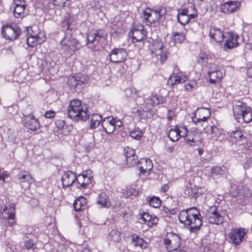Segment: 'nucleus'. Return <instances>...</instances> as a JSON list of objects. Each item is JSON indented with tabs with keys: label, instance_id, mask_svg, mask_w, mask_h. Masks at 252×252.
<instances>
[{
	"label": "nucleus",
	"instance_id": "1",
	"mask_svg": "<svg viewBox=\"0 0 252 252\" xmlns=\"http://www.w3.org/2000/svg\"><path fill=\"white\" fill-rule=\"evenodd\" d=\"M199 210L195 207L189 208L180 212L178 218L180 221L189 226V230L194 233L199 230L202 224Z\"/></svg>",
	"mask_w": 252,
	"mask_h": 252
},
{
	"label": "nucleus",
	"instance_id": "2",
	"mask_svg": "<svg viewBox=\"0 0 252 252\" xmlns=\"http://www.w3.org/2000/svg\"><path fill=\"white\" fill-rule=\"evenodd\" d=\"M67 114L74 120L86 121L89 117L88 110L78 99L71 100L67 108Z\"/></svg>",
	"mask_w": 252,
	"mask_h": 252
},
{
	"label": "nucleus",
	"instance_id": "3",
	"mask_svg": "<svg viewBox=\"0 0 252 252\" xmlns=\"http://www.w3.org/2000/svg\"><path fill=\"white\" fill-rule=\"evenodd\" d=\"M233 115L236 119L240 122L242 120L246 123L252 121V109L247 107L246 104L241 102H238L237 104L233 106Z\"/></svg>",
	"mask_w": 252,
	"mask_h": 252
},
{
	"label": "nucleus",
	"instance_id": "4",
	"mask_svg": "<svg viewBox=\"0 0 252 252\" xmlns=\"http://www.w3.org/2000/svg\"><path fill=\"white\" fill-rule=\"evenodd\" d=\"M61 49L66 55H71L80 48L78 40L72 36L66 34L60 42Z\"/></svg>",
	"mask_w": 252,
	"mask_h": 252
},
{
	"label": "nucleus",
	"instance_id": "5",
	"mask_svg": "<svg viewBox=\"0 0 252 252\" xmlns=\"http://www.w3.org/2000/svg\"><path fill=\"white\" fill-rule=\"evenodd\" d=\"M129 35L132 38L133 43L139 42V48L143 47L144 45L143 41L147 38V32L142 25H135L129 32Z\"/></svg>",
	"mask_w": 252,
	"mask_h": 252
},
{
	"label": "nucleus",
	"instance_id": "6",
	"mask_svg": "<svg viewBox=\"0 0 252 252\" xmlns=\"http://www.w3.org/2000/svg\"><path fill=\"white\" fill-rule=\"evenodd\" d=\"M151 51L154 54L157 59L161 63L164 62L167 57V52L163 47V43L160 40H156L153 42L151 46Z\"/></svg>",
	"mask_w": 252,
	"mask_h": 252
},
{
	"label": "nucleus",
	"instance_id": "7",
	"mask_svg": "<svg viewBox=\"0 0 252 252\" xmlns=\"http://www.w3.org/2000/svg\"><path fill=\"white\" fill-rule=\"evenodd\" d=\"M107 35L104 31L99 30L94 32H90L87 35V45L88 48L95 50L96 44L98 43L100 39H105Z\"/></svg>",
	"mask_w": 252,
	"mask_h": 252
},
{
	"label": "nucleus",
	"instance_id": "8",
	"mask_svg": "<svg viewBox=\"0 0 252 252\" xmlns=\"http://www.w3.org/2000/svg\"><path fill=\"white\" fill-rule=\"evenodd\" d=\"M0 218L5 220L7 226H11L16 223L15 205L12 204L8 206H5L0 214Z\"/></svg>",
	"mask_w": 252,
	"mask_h": 252
},
{
	"label": "nucleus",
	"instance_id": "9",
	"mask_svg": "<svg viewBox=\"0 0 252 252\" xmlns=\"http://www.w3.org/2000/svg\"><path fill=\"white\" fill-rule=\"evenodd\" d=\"M247 232L246 229L242 227L232 228L227 235L229 242L235 246L239 245L242 242Z\"/></svg>",
	"mask_w": 252,
	"mask_h": 252
},
{
	"label": "nucleus",
	"instance_id": "10",
	"mask_svg": "<svg viewBox=\"0 0 252 252\" xmlns=\"http://www.w3.org/2000/svg\"><path fill=\"white\" fill-rule=\"evenodd\" d=\"M21 30L16 24L5 26L1 33L4 38L9 40L16 39L20 34Z\"/></svg>",
	"mask_w": 252,
	"mask_h": 252
},
{
	"label": "nucleus",
	"instance_id": "11",
	"mask_svg": "<svg viewBox=\"0 0 252 252\" xmlns=\"http://www.w3.org/2000/svg\"><path fill=\"white\" fill-rule=\"evenodd\" d=\"M206 217L210 223L220 225L222 223L223 217L219 213L216 206H213L207 210Z\"/></svg>",
	"mask_w": 252,
	"mask_h": 252
},
{
	"label": "nucleus",
	"instance_id": "12",
	"mask_svg": "<svg viewBox=\"0 0 252 252\" xmlns=\"http://www.w3.org/2000/svg\"><path fill=\"white\" fill-rule=\"evenodd\" d=\"M164 243L169 252L175 251L180 245V237L177 234L170 233L164 239Z\"/></svg>",
	"mask_w": 252,
	"mask_h": 252
},
{
	"label": "nucleus",
	"instance_id": "13",
	"mask_svg": "<svg viewBox=\"0 0 252 252\" xmlns=\"http://www.w3.org/2000/svg\"><path fill=\"white\" fill-rule=\"evenodd\" d=\"M211 115L210 110L204 107L197 108L193 116L192 117V121L195 124L206 122Z\"/></svg>",
	"mask_w": 252,
	"mask_h": 252
},
{
	"label": "nucleus",
	"instance_id": "14",
	"mask_svg": "<svg viewBox=\"0 0 252 252\" xmlns=\"http://www.w3.org/2000/svg\"><path fill=\"white\" fill-rule=\"evenodd\" d=\"M127 55L126 50L123 48H114L109 55L110 61L114 63L124 62L126 60Z\"/></svg>",
	"mask_w": 252,
	"mask_h": 252
},
{
	"label": "nucleus",
	"instance_id": "15",
	"mask_svg": "<svg viewBox=\"0 0 252 252\" xmlns=\"http://www.w3.org/2000/svg\"><path fill=\"white\" fill-rule=\"evenodd\" d=\"M241 3L238 1H229L220 5V11L225 14H230L238 11Z\"/></svg>",
	"mask_w": 252,
	"mask_h": 252
},
{
	"label": "nucleus",
	"instance_id": "16",
	"mask_svg": "<svg viewBox=\"0 0 252 252\" xmlns=\"http://www.w3.org/2000/svg\"><path fill=\"white\" fill-rule=\"evenodd\" d=\"M24 123L25 127L30 130L35 131L39 128L40 124L38 120L32 114L24 115Z\"/></svg>",
	"mask_w": 252,
	"mask_h": 252
},
{
	"label": "nucleus",
	"instance_id": "17",
	"mask_svg": "<svg viewBox=\"0 0 252 252\" xmlns=\"http://www.w3.org/2000/svg\"><path fill=\"white\" fill-rule=\"evenodd\" d=\"M226 38L225 43L224 45V49L225 50L231 49L236 47L239 43L238 42V35L233 32H227L224 38Z\"/></svg>",
	"mask_w": 252,
	"mask_h": 252
},
{
	"label": "nucleus",
	"instance_id": "18",
	"mask_svg": "<svg viewBox=\"0 0 252 252\" xmlns=\"http://www.w3.org/2000/svg\"><path fill=\"white\" fill-rule=\"evenodd\" d=\"M187 76L182 72H173L169 77L167 81V84L173 86L174 85L184 83L187 80Z\"/></svg>",
	"mask_w": 252,
	"mask_h": 252
},
{
	"label": "nucleus",
	"instance_id": "19",
	"mask_svg": "<svg viewBox=\"0 0 252 252\" xmlns=\"http://www.w3.org/2000/svg\"><path fill=\"white\" fill-rule=\"evenodd\" d=\"M209 36L215 42L220 43L223 41L225 36L221 29L213 26L210 28Z\"/></svg>",
	"mask_w": 252,
	"mask_h": 252
},
{
	"label": "nucleus",
	"instance_id": "20",
	"mask_svg": "<svg viewBox=\"0 0 252 252\" xmlns=\"http://www.w3.org/2000/svg\"><path fill=\"white\" fill-rule=\"evenodd\" d=\"M141 173L149 174L153 168L152 161L149 159L142 158L138 165Z\"/></svg>",
	"mask_w": 252,
	"mask_h": 252
},
{
	"label": "nucleus",
	"instance_id": "21",
	"mask_svg": "<svg viewBox=\"0 0 252 252\" xmlns=\"http://www.w3.org/2000/svg\"><path fill=\"white\" fill-rule=\"evenodd\" d=\"M18 180L23 187L24 186L23 184H26L25 186V189L29 188L30 185L34 182V179L32 178L29 172L27 171H21L18 174Z\"/></svg>",
	"mask_w": 252,
	"mask_h": 252
},
{
	"label": "nucleus",
	"instance_id": "22",
	"mask_svg": "<svg viewBox=\"0 0 252 252\" xmlns=\"http://www.w3.org/2000/svg\"><path fill=\"white\" fill-rule=\"evenodd\" d=\"M232 196L236 197L244 203H246L251 196V192L247 188L239 189L237 193H232Z\"/></svg>",
	"mask_w": 252,
	"mask_h": 252
},
{
	"label": "nucleus",
	"instance_id": "23",
	"mask_svg": "<svg viewBox=\"0 0 252 252\" xmlns=\"http://www.w3.org/2000/svg\"><path fill=\"white\" fill-rule=\"evenodd\" d=\"M76 175L71 171L65 172L62 178V181L63 187H68L73 183H75Z\"/></svg>",
	"mask_w": 252,
	"mask_h": 252
},
{
	"label": "nucleus",
	"instance_id": "24",
	"mask_svg": "<svg viewBox=\"0 0 252 252\" xmlns=\"http://www.w3.org/2000/svg\"><path fill=\"white\" fill-rule=\"evenodd\" d=\"M187 143L191 146H198L201 144L202 138L200 134L198 132L189 133L186 139Z\"/></svg>",
	"mask_w": 252,
	"mask_h": 252
},
{
	"label": "nucleus",
	"instance_id": "25",
	"mask_svg": "<svg viewBox=\"0 0 252 252\" xmlns=\"http://www.w3.org/2000/svg\"><path fill=\"white\" fill-rule=\"evenodd\" d=\"M28 36H31L39 39V43H42L45 40V36L44 33L39 32L36 26L29 27L28 28Z\"/></svg>",
	"mask_w": 252,
	"mask_h": 252
},
{
	"label": "nucleus",
	"instance_id": "26",
	"mask_svg": "<svg viewBox=\"0 0 252 252\" xmlns=\"http://www.w3.org/2000/svg\"><path fill=\"white\" fill-rule=\"evenodd\" d=\"M113 118L106 117L103 119L101 122V126L107 133H112L115 130L113 125Z\"/></svg>",
	"mask_w": 252,
	"mask_h": 252
},
{
	"label": "nucleus",
	"instance_id": "27",
	"mask_svg": "<svg viewBox=\"0 0 252 252\" xmlns=\"http://www.w3.org/2000/svg\"><path fill=\"white\" fill-rule=\"evenodd\" d=\"M140 219L143 223H146L149 227L152 226L154 224L158 223V218L153 217L147 213H144L140 215Z\"/></svg>",
	"mask_w": 252,
	"mask_h": 252
},
{
	"label": "nucleus",
	"instance_id": "28",
	"mask_svg": "<svg viewBox=\"0 0 252 252\" xmlns=\"http://www.w3.org/2000/svg\"><path fill=\"white\" fill-rule=\"evenodd\" d=\"M229 137L231 141L235 144L238 143L241 141L244 142L246 141V137L240 130L232 132L230 134Z\"/></svg>",
	"mask_w": 252,
	"mask_h": 252
},
{
	"label": "nucleus",
	"instance_id": "29",
	"mask_svg": "<svg viewBox=\"0 0 252 252\" xmlns=\"http://www.w3.org/2000/svg\"><path fill=\"white\" fill-rule=\"evenodd\" d=\"M73 22V17L69 13H66L61 23V26L63 31H67L72 29L71 24Z\"/></svg>",
	"mask_w": 252,
	"mask_h": 252
},
{
	"label": "nucleus",
	"instance_id": "30",
	"mask_svg": "<svg viewBox=\"0 0 252 252\" xmlns=\"http://www.w3.org/2000/svg\"><path fill=\"white\" fill-rule=\"evenodd\" d=\"M34 236L32 234H28L25 237L24 247L27 250L34 251L36 249V243L33 240Z\"/></svg>",
	"mask_w": 252,
	"mask_h": 252
},
{
	"label": "nucleus",
	"instance_id": "31",
	"mask_svg": "<svg viewBox=\"0 0 252 252\" xmlns=\"http://www.w3.org/2000/svg\"><path fill=\"white\" fill-rule=\"evenodd\" d=\"M97 204L105 208H109L111 206L108 196L104 192H101L98 196Z\"/></svg>",
	"mask_w": 252,
	"mask_h": 252
},
{
	"label": "nucleus",
	"instance_id": "32",
	"mask_svg": "<svg viewBox=\"0 0 252 252\" xmlns=\"http://www.w3.org/2000/svg\"><path fill=\"white\" fill-rule=\"evenodd\" d=\"M162 99L159 96L156 95H152L149 98H147L145 100L146 107L150 110L152 107L155 105H158L160 103Z\"/></svg>",
	"mask_w": 252,
	"mask_h": 252
},
{
	"label": "nucleus",
	"instance_id": "33",
	"mask_svg": "<svg viewBox=\"0 0 252 252\" xmlns=\"http://www.w3.org/2000/svg\"><path fill=\"white\" fill-rule=\"evenodd\" d=\"M86 200L83 197H81L75 200L73 207L76 211H80L85 208Z\"/></svg>",
	"mask_w": 252,
	"mask_h": 252
},
{
	"label": "nucleus",
	"instance_id": "34",
	"mask_svg": "<svg viewBox=\"0 0 252 252\" xmlns=\"http://www.w3.org/2000/svg\"><path fill=\"white\" fill-rule=\"evenodd\" d=\"M103 121L102 117L96 114H93L91 118L90 127L94 129L99 126Z\"/></svg>",
	"mask_w": 252,
	"mask_h": 252
},
{
	"label": "nucleus",
	"instance_id": "35",
	"mask_svg": "<svg viewBox=\"0 0 252 252\" xmlns=\"http://www.w3.org/2000/svg\"><path fill=\"white\" fill-rule=\"evenodd\" d=\"M25 1H22V3H17L14 7L13 13L15 18H19L21 14L23 13L25 9Z\"/></svg>",
	"mask_w": 252,
	"mask_h": 252
},
{
	"label": "nucleus",
	"instance_id": "36",
	"mask_svg": "<svg viewBox=\"0 0 252 252\" xmlns=\"http://www.w3.org/2000/svg\"><path fill=\"white\" fill-rule=\"evenodd\" d=\"M204 129L207 133L212 134L217 137L220 136L222 133L221 129L214 126H207Z\"/></svg>",
	"mask_w": 252,
	"mask_h": 252
},
{
	"label": "nucleus",
	"instance_id": "37",
	"mask_svg": "<svg viewBox=\"0 0 252 252\" xmlns=\"http://www.w3.org/2000/svg\"><path fill=\"white\" fill-rule=\"evenodd\" d=\"M210 82L214 84L222 78L223 75L220 71L208 73Z\"/></svg>",
	"mask_w": 252,
	"mask_h": 252
},
{
	"label": "nucleus",
	"instance_id": "38",
	"mask_svg": "<svg viewBox=\"0 0 252 252\" xmlns=\"http://www.w3.org/2000/svg\"><path fill=\"white\" fill-rule=\"evenodd\" d=\"M174 45L176 43H182L185 39V35L183 32H174L172 33Z\"/></svg>",
	"mask_w": 252,
	"mask_h": 252
},
{
	"label": "nucleus",
	"instance_id": "39",
	"mask_svg": "<svg viewBox=\"0 0 252 252\" xmlns=\"http://www.w3.org/2000/svg\"><path fill=\"white\" fill-rule=\"evenodd\" d=\"M143 135L142 130L139 127H135L130 132V136L133 139L139 140Z\"/></svg>",
	"mask_w": 252,
	"mask_h": 252
},
{
	"label": "nucleus",
	"instance_id": "40",
	"mask_svg": "<svg viewBox=\"0 0 252 252\" xmlns=\"http://www.w3.org/2000/svg\"><path fill=\"white\" fill-rule=\"evenodd\" d=\"M178 126L174 128H171L168 133V137L172 141H176L180 138V134L178 133Z\"/></svg>",
	"mask_w": 252,
	"mask_h": 252
},
{
	"label": "nucleus",
	"instance_id": "41",
	"mask_svg": "<svg viewBox=\"0 0 252 252\" xmlns=\"http://www.w3.org/2000/svg\"><path fill=\"white\" fill-rule=\"evenodd\" d=\"M132 241L134 243L135 246H139L141 249H145L146 246V244L144 243L143 239L140 238L138 236L133 235L132 236Z\"/></svg>",
	"mask_w": 252,
	"mask_h": 252
},
{
	"label": "nucleus",
	"instance_id": "42",
	"mask_svg": "<svg viewBox=\"0 0 252 252\" xmlns=\"http://www.w3.org/2000/svg\"><path fill=\"white\" fill-rule=\"evenodd\" d=\"M77 81V84L79 86L85 84L88 80V76L85 74H78L75 76Z\"/></svg>",
	"mask_w": 252,
	"mask_h": 252
},
{
	"label": "nucleus",
	"instance_id": "43",
	"mask_svg": "<svg viewBox=\"0 0 252 252\" xmlns=\"http://www.w3.org/2000/svg\"><path fill=\"white\" fill-rule=\"evenodd\" d=\"M109 237L111 241L118 242L121 240L120 233L117 229H113L109 234Z\"/></svg>",
	"mask_w": 252,
	"mask_h": 252
},
{
	"label": "nucleus",
	"instance_id": "44",
	"mask_svg": "<svg viewBox=\"0 0 252 252\" xmlns=\"http://www.w3.org/2000/svg\"><path fill=\"white\" fill-rule=\"evenodd\" d=\"M76 186L78 188H85V183H84V173L78 175L76 179Z\"/></svg>",
	"mask_w": 252,
	"mask_h": 252
},
{
	"label": "nucleus",
	"instance_id": "45",
	"mask_svg": "<svg viewBox=\"0 0 252 252\" xmlns=\"http://www.w3.org/2000/svg\"><path fill=\"white\" fill-rule=\"evenodd\" d=\"M125 93L127 96L133 99H136L138 97V92L134 88H127L125 90Z\"/></svg>",
	"mask_w": 252,
	"mask_h": 252
},
{
	"label": "nucleus",
	"instance_id": "46",
	"mask_svg": "<svg viewBox=\"0 0 252 252\" xmlns=\"http://www.w3.org/2000/svg\"><path fill=\"white\" fill-rule=\"evenodd\" d=\"M149 205L154 208L159 207L161 203V201L159 197L153 196L150 197L148 200Z\"/></svg>",
	"mask_w": 252,
	"mask_h": 252
},
{
	"label": "nucleus",
	"instance_id": "47",
	"mask_svg": "<svg viewBox=\"0 0 252 252\" xmlns=\"http://www.w3.org/2000/svg\"><path fill=\"white\" fill-rule=\"evenodd\" d=\"M39 39L35 37H33L31 36H28L27 39V44L31 47H33L36 46L37 44H41L39 43Z\"/></svg>",
	"mask_w": 252,
	"mask_h": 252
},
{
	"label": "nucleus",
	"instance_id": "48",
	"mask_svg": "<svg viewBox=\"0 0 252 252\" xmlns=\"http://www.w3.org/2000/svg\"><path fill=\"white\" fill-rule=\"evenodd\" d=\"M138 158L136 155H134L126 159V162L128 167L133 166L137 163Z\"/></svg>",
	"mask_w": 252,
	"mask_h": 252
},
{
	"label": "nucleus",
	"instance_id": "49",
	"mask_svg": "<svg viewBox=\"0 0 252 252\" xmlns=\"http://www.w3.org/2000/svg\"><path fill=\"white\" fill-rule=\"evenodd\" d=\"M152 15L151 19L150 20V23H155L159 20L160 14L158 10H153Z\"/></svg>",
	"mask_w": 252,
	"mask_h": 252
},
{
	"label": "nucleus",
	"instance_id": "50",
	"mask_svg": "<svg viewBox=\"0 0 252 252\" xmlns=\"http://www.w3.org/2000/svg\"><path fill=\"white\" fill-rule=\"evenodd\" d=\"M196 86V83L194 80H191L189 83L184 85V88L187 92H192L193 88Z\"/></svg>",
	"mask_w": 252,
	"mask_h": 252
},
{
	"label": "nucleus",
	"instance_id": "51",
	"mask_svg": "<svg viewBox=\"0 0 252 252\" xmlns=\"http://www.w3.org/2000/svg\"><path fill=\"white\" fill-rule=\"evenodd\" d=\"M68 84L69 87L73 89H75L76 88L78 87L75 76H72L68 79Z\"/></svg>",
	"mask_w": 252,
	"mask_h": 252
},
{
	"label": "nucleus",
	"instance_id": "52",
	"mask_svg": "<svg viewBox=\"0 0 252 252\" xmlns=\"http://www.w3.org/2000/svg\"><path fill=\"white\" fill-rule=\"evenodd\" d=\"M224 173V170L220 166H214L211 169V174L222 175Z\"/></svg>",
	"mask_w": 252,
	"mask_h": 252
},
{
	"label": "nucleus",
	"instance_id": "53",
	"mask_svg": "<svg viewBox=\"0 0 252 252\" xmlns=\"http://www.w3.org/2000/svg\"><path fill=\"white\" fill-rule=\"evenodd\" d=\"M90 171H86V173H84V183H85V188L91 182L92 180V176L89 174Z\"/></svg>",
	"mask_w": 252,
	"mask_h": 252
},
{
	"label": "nucleus",
	"instance_id": "54",
	"mask_svg": "<svg viewBox=\"0 0 252 252\" xmlns=\"http://www.w3.org/2000/svg\"><path fill=\"white\" fill-rule=\"evenodd\" d=\"M185 193L193 198H196L198 196V192L193 191L192 188L191 189L187 188L185 191Z\"/></svg>",
	"mask_w": 252,
	"mask_h": 252
},
{
	"label": "nucleus",
	"instance_id": "55",
	"mask_svg": "<svg viewBox=\"0 0 252 252\" xmlns=\"http://www.w3.org/2000/svg\"><path fill=\"white\" fill-rule=\"evenodd\" d=\"M125 153L126 159L129 157H133L134 155H136L135 150L129 147H127L126 149H125Z\"/></svg>",
	"mask_w": 252,
	"mask_h": 252
},
{
	"label": "nucleus",
	"instance_id": "56",
	"mask_svg": "<svg viewBox=\"0 0 252 252\" xmlns=\"http://www.w3.org/2000/svg\"><path fill=\"white\" fill-rule=\"evenodd\" d=\"M68 0H54V5L59 7L66 6L68 3Z\"/></svg>",
	"mask_w": 252,
	"mask_h": 252
},
{
	"label": "nucleus",
	"instance_id": "57",
	"mask_svg": "<svg viewBox=\"0 0 252 252\" xmlns=\"http://www.w3.org/2000/svg\"><path fill=\"white\" fill-rule=\"evenodd\" d=\"M178 21L183 25H185L189 22L188 16L178 15L177 17Z\"/></svg>",
	"mask_w": 252,
	"mask_h": 252
},
{
	"label": "nucleus",
	"instance_id": "58",
	"mask_svg": "<svg viewBox=\"0 0 252 252\" xmlns=\"http://www.w3.org/2000/svg\"><path fill=\"white\" fill-rule=\"evenodd\" d=\"M152 10L147 9L143 12V16L145 20L150 22V20L152 16Z\"/></svg>",
	"mask_w": 252,
	"mask_h": 252
},
{
	"label": "nucleus",
	"instance_id": "59",
	"mask_svg": "<svg viewBox=\"0 0 252 252\" xmlns=\"http://www.w3.org/2000/svg\"><path fill=\"white\" fill-rule=\"evenodd\" d=\"M178 131L179 132H178L179 134H180V137L181 136H182V137H185L186 136H187V135H188V129L185 126H180V127L178 126Z\"/></svg>",
	"mask_w": 252,
	"mask_h": 252
},
{
	"label": "nucleus",
	"instance_id": "60",
	"mask_svg": "<svg viewBox=\"0 0 252 252\" xmlns=\"http://www.w3.org/2000/svg\"><path fill=\"white\" fill-rule=\"evenodd\" d=\"M220 71V67L216 63H210L208 73Z\"/></svg>",
	"mask_w": 252,
	"mask_h": 252
},
{
	"label": "nucleus",
	"instance_id": "61",
	"mask_svg": "<svg viewBox=\"0 0 252 252\" xmlns=\"http://www.w3.org/2000/svg\"><path fill=\"white\" fill-rule=\"evenodd\" d=\"M207 61L206 55L204 53H200L198 57V62L202 65L204 64Z\"/></svg>",
	"mask_w": 252,
	"mask_h": 252
},
{
	"label": "nucleus",
	"instance_id": "62",
	"mask_svg": "<svg viewBox=\"0 0 252 252\" xmlns=\"http://www.w3.org/2000/svg\"><path fill=\"white\" fill-rule=\"evenodd\" d=\"M61 130L62 133L64 135H67L72 129V126L69 125H65V126Z\"/></svg>",
	"mask_w": 252,
	"mask_h": 252
},
{
	"label": "nucleus",
	"instance_id": "63",
	"mask_svg": "<svg viewBox=\"0 0 252 252\" xmlns=\"http://www.w3.org/2000/svg\"><path fill=\"white\" fill-rule=\"evenodd\" d=\"M65 121L63 120H58L56 122V125L59 130H61L65 126Z\"/></svg>",
	"mask_w": 252,
	"mask_h": 252
},
{
	"label": "nucleus",
	"instance_id": "64",
	"mask_svg": "<svg viewBox=\"0 0 252 252\" xmlns=\"http://www.w3.org/2000/svg\"><path fill=\"white\" fill-rule=\"evenodd\" d=\"M244 40L247 42V44L251 45H252V33L247 34V36L244 37Z\"/></svg>",
	"mask_w": 252,
	"mask_h": 252
}]
</instances>
